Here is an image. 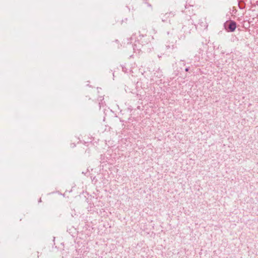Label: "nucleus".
I'll return each mask as SVG.
<instances>
[{
	"mask_svg": "<svg viewBox=\"0 0 258 258\" xmlns=\"http://www.w3.org/2000/svg\"><path fill=\"white\" fill-rule=\"evenodd\" d=\"M236 27V24L235 22L231 21L230 22L229 25H228V28L229 29V31L231 32L234 31Z\"/></svg>",
	"mask_w": 258,
	"mask_h": 258,
	"instance_id": "f257e3e1",
	"label": "nucleus"
},
{
	"mask_svg": "<svg viewBox=\"0 0 258 258\" xmlns=\"http://www.w3.org/2000/svg\"><path fill=\"white\" fill-rule=\"evenodd\" d=\"M185 71H188V69H185Z\"/></svg>",
	"mask_w": 258,
	"mask_h": 258,
	"instance_id": "f03ea898",
	"label": "nucleus"
}]
</instances>
